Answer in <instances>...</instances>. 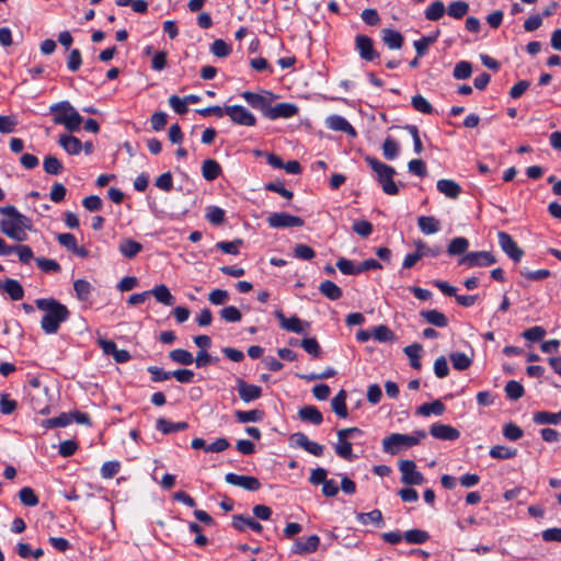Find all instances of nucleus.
<instances>
[{
	"label": "nucleus",
	"mask_w": 561,
	"mask_h": 561,
	"mask_svg": "<svg viewBox=\"0 0 561 561\" xmlns=\"http://www.w3.org/2000/svg\"><path fill=\"white\" fill-rule=\"evenodd\" d=\"M445 13V5L442 1H435L425 10V18L430 21H438Z\"/></svg>",
	"instance_id": "6e6d98bb"
},
{
	"label": "nucleus",
	"mask_w": 561,
	"mask_h": 561,
	"mask_svg": "<svg viewBox=\"0 0 561 561\" xmlns=\"http://www.w3.org/2000/svg\"><path fill=\"white\" fill-rule=\"evenodd\" d=\"M469 248V241L465 237L454 238L447 247V253L449 255L463 254Z\"/></svg>",
	"instance_id": "79ce46f5"
},
{
	"label": "nucleus",
	"mask_w": 561,
	"mask_h": 561,
	"mask_svg": "<svg viewBox=\"0 0 561 561\" xmlns=\"http://www.w3.org/2000/svg\"><path fill=\"white\" fill-rule=\"evenodd\" d=\"M400 148L392 137H387L382 144V154L387 160H394L399 154Z\"/></svg>",
	"instance_id": "8fccbe9b"
},
{
	"label": "nucleus",
	"mask_w": 561,
	"mask_h": 561,
	"mask_svg": "<svg viewBox=\"0 0 561 561\" xmlns=\"http://www.w3.org/2000/svg\"><path fill=\"white\" fill-rule=\"evenodd\" d=\"M18 125V119L14 115L0 116V133L10 134L13 133Z\"/></svg>",
	"instance_id": "774afa93"
},
{
	"label": "nucleus",
	"mask_w": 561,
	"mask_h": 561,
	"mask_svg": "<svg viewBox=\"0 0 561 561\" xmlns=\"http://www.w3.org/2000/svg\"><path fill=\"white\" fill-rule=\"evenodd\" d=\"M0 214L4 216L0 220V230L8 238L18 242H23L27 239L26 230L32 229L30 218L21 214L15 206H0Z\"/></svg>",
	"instance_id": "f03ea898"
},
{
	"label": "nucleus",
	"mask_w": 561,
	"mask_h": 561,
	"mask_svg": "<svg viewBox=\"0 0 561 561\" xmlns=\"http://www.w3.org/2000/svg\"><path fill=\"white\" fill-rule=\"evenodd\" d=\"M271 228H291L304 226V219L287 213H273L266 219Z\"/></svg>",
	"instance_id": "6e6552de"
},
{
	"label": "nucleus",
	"mask_w": 561,
	"mask_h": 561,
	"mask_svg": "<svg viewBox=\"0 0 561 561\" xmlns=\"http://www.w3.org/2000/svg\"><path fill=\"white\" fill-rule=\"evenodd\" d=\"M36 264L45 273H58L61 270L60 264L53 259L37 257Z\"/></svg>",
	"instance_id": "e2e57ef3"
},
{
	"label": "nucleus",
	"mask_w": 561,
	"mask_h": 561,
	"mask_svg": "<svg viewBox=\"0 0 561 561\" xmlns=\"http://www.w3.org/2000/svg\"><path fill=\"white\" fill-rule=\"evenodd\" d=\"M242 244L241 239H236L233 241H219L216 243V248L224 253L237 255L239 254V248Z\"/></svg>",
	"instance_id": "052dcab7"
},
{
	"label": "nucleus",
	"mask_w": 561,
	"mask_h": 561,
	"mask_svg": "<svg viewBox=\"0 0 561 561\" xmlns=\"http://www.w3.org/2000/svg\"><path fill=\"white\" fill-rule=\"evenodd\" d=\"M420 316L430 324H433L437 328H445L448 324V320L446 316L435 309L432 310H422Z\"/></svg>",
	"instance_id": "a878e982"
},
{
	"label": "nucleus",
	"mask_w": 561,
	"mask_h": 561,
	"mask_svg": "<svg viewBox=\"0 0 561 561\" xmlns=\"http://www.w3.org/2000/svg\"><path fill=\"white\" fill-rule=\"evenodd\" d=\"M490 456L494 459H511L517 455V449L502 445H495L490 449Z\"/></svg>",
	"instance_id": "a18cd8bd"
},
{
	"label": "nucleus",
	"mask_w": 561,
	"mask_h": 561,
	"mask_svg": "<svg viewBox=\"0 0 561 561\" xmlns=\"http://www.w3.org/2000/svg\"><path fill=\"white\" fill-rule=\"evenodd\" d=\"M499 244L503 252L514 262H519L524 255V251L517 245L514 239L504 231L497 233Z\"/></svg>",
	"instance_id": "9b49d317"
},
{
	"label": "nucleus",
	"mask_w": 561,
	"mask_h": 561,
	"mask_svg": "<svg viewBox=\"0 0 561 561\" xmlns=\"http://www.w3.org/2000/svg\"><path fill=\"white\" fill-rule=\"evenodd\" d=\"M242 98L247 101V103L251 107H253L255 110H260L262 112V114L265 116V112L267 111L268 105L271 103L266 98H264L261 94L250 92V91L243 92Z\"/></svg>",
	"instance_id": "b1692460"
},
{
	"label": "nucleus",
	"mask_w": 561,
	"mask_h": 561,
	"mask_svg": "<svg viewBox=\"0 0 561 561\" xmlns=\"http://www.w3.org/2000/svg\"><path fill=\"white\" fill-rule=\"evenodd\" d=\"M205 218L213 225L219 226L225 221V210L218 206L206 208Z\"/></svg>",
	"instance_id": "603ef678"
},
{
	"label": "nucleus",
	"mask_w": 561,
	"mask_h": 561,
	"mask_svg": "<svg viewBox=\"0 0 561 561\" xmlns=\"http://www.w3.org/2000/svg\"><path fill=\"white\" fill-rule=\"evenodd\" d=\"M150 295H153L157 301L165 305V306H172L174 304V297L170 293L169 288L161 284L156 286L153 289L149 290Z\"/></svg>",
	"instance_id": "c9c22d12"
},
{
	"label": "nucleus",
	"mask_w": 561,
	"mask_h": 561,
	"mask_svg": "<svg viewBox=\"0 0 561 561\" xmlns=\"http://www.w3.org/2000/svg\"><path fill=\"white\" fill-rule=\"evenodd\" d=\"M49 112L53 114L54 124L62 125L70 133L78 130L83 121L82 116L69 101H61L50 105Z\"/></svg>",
	"instance_id": "7ed1b4c3"
},
{
	"label": "nucleus",
	"mask_w": 561,
	"mask_h": 561,
	"mask_svg": "<svg viewBox=\"0 0 561 561\" xmlns=\"http://www.w3.org/2000/svg\"><path fill=\"white\" fill-rule=\"evenodd\" d=\"M237 390L239 398L244 403H250L261 398L262 387L245 382L242 378L237 379Z\"/></svg>",
	"instance_id": "4468645a"
},
{
	"label": "nucleus",
	"mask_w": 561,
	"mask_h": 561,
	"mask_svg": "<svg viewBox=\"0 0 561 561\" xmlns=\"http://www.w3.org/2000/svg\"><path fill=\"white\" fill-rule=\"evenodd\" d=\"M453 367L457 370H465L472 364V358L461 352H454L449 355Z\"/></svg>",
	"instance_id": "a19ab883"
},
{
	"label": "nucleus",
	"mask_w": 561,
	"mask_h": 561,
	"mask_svg": "<svg viewBox=\"0 0 561 561\" xmlns=\"http://www.w3.org/2000/svg\"><path fill=\"white\" fill-rule=\"evenodd\" d=\"M365 161L376 173L377 181L381 185L383 193L387 195H397L399 193V188L393 182V176L396 174L394 168L370 156H367Z\"/></svg>",
	"instance_id": "20e7f679"
},
{
	"label": "nucleus",
	"mask_w": 561,
	"mask_h": 561,
	"mask_svg": "<svg viewBox=\"0 0 561 561\" xmlns=\"http://www.w3.org/2000/svg\"><path fill=\"white\" fill-rule=\"evenodd\" d=\"M0 289L7 293L12 300H21L24 296V289L22 285L12 278L5 280L0 279Z\"/></svg>",
	"instance_id": "6ab92c4d"
},
{
	"label": "nucleus",
	"mask_w": 561,
	"mask_h": 561,
	"mask_svg": "<svg viewBox=\"0 0 561 561\" xmlns=\"http://www.w3.org/2000/svg\"><path fill=\"white\" fill-rule=\"evenodd\" d=\"M58 144L68 154H79L83 148L81 140L72 135H61Z\"/></svg>",
	"instance_id": "393cba45"
},
{
	"label": "nucleus",
	"mask_w": 561,
	"mask_h": 561,
	"mask_svg": "<svg viewBox=\"0 0 561 561\" xmlns=\"http://www.w3.org/2000/svg\"><path fill=\"white\" fill-rule=\"evenodd\" d=\"M142 250V245L131 239H125L119 244V252L127 259L135 257Z\"/></svg>",
	"instance_id": "4c0bfd02"
},
{
	"label": "nucleus",
	"mask_w": 561,
	"mask_h": 561,
	"mask_svg": "<svg viewBox=\"0 0 561 561\" xmlns=\"http://www.w3.org/2000/svg\"><path fill=\"white\" fill-rule=\"evenodd\" d=\"M225 480L231 485H236L251 492H255L261 489L260 480L252 476H242L230 472L225 476Z\"/></svg>",
	"instance_id": "f8f14e48"
},
{
	"label": "nucleus",
	"mask_w": 561,
	"mask_h": 561,
	"mask_svg": "<svg viewBox=\"0 0 561 561\" xmlns=\"http://www.w3.org/2000/svg\"><path fill=\"white\" fill-rule=\"evenodd\" d=\"M220 318L228 323L239 322L242 319V313L234 306L224 307L220 312Z\"/></svg>",
	"instance_id": "864d4df0"
},
{
	"label": "nucleus",
	"mask_w": 561,
	"mask_h": 561,
	"mask_svg": "<svg viewBox=\"0 0 561 561\" xmlns=\"http://www.w3.org/2000/svg\"><path fill=\"white\" fill-rule=\"evenodd\" d=\"M293 440L297 446L301 447L313 456L320 457L323 455L324 447L317 442L310 440L304 433H295L293 435Z\"/></svg>",
	"instance_id": "dca6fc26"
},
{
	"label": "nucleus",
	"mask_w": 561,
	"mask_h": 561,
	"mask_svg": "<svg viewBox=\"0 0 561 561\" xmlns=\"http://www.w3.org/2000/svg\"><path fill=\"white\" fill-rule=\"evenodd\" d=\"M225 114L229 116L232 123L241 126H254L256 124L255 116L241 105L225 106Z\"/></svg>",
	"instance_id": "0eeeda50"
},
{
	"label": "nucleus",
	"mask_w": 561,
	"mask_h": 561,
	"mask_svg": "<svg viewBox=\"0 0 561 561\" xmlns=\"http://www.w3.org/2000/svg\"><path fill=\"white\" fill-rule=\"evenodd\" d=\"M299 416L302 421L319 425L323 421L321 412L313 405H306L299 410Z\"/></svg>",
	"instance_id": "2f4dec72"
},
{
	"label": "nucleus",
	"mask_w": 561,
	"mask_h": 561,
	"mask_svg": "<svg viewBox=\"0 0 561 561\" xmlns=\"http://www.w3.org/2000/svg\"><path fill=\"white\" fill-rule=\"evenodd\" d=\"M411 103H412V106L414 107V110H416L420 113H423V114H432L433 113V106L421 94L414 95L412 98Z\"/></svg>",
	"instance_id": "680f3d73"
},
{
	"label": "nucleus",
	"mask_w": 561,
	"mask_h": 561,
	"mask_svg": "<svg viewBox=\"0 0 561 561\" xmlns=\"http://www.w3.org/2000/svg\"><path fill=\"white\" fill-rule=\"evenodd\" d=\"M298 113V107L293 103H278L274 106L268 105L267 111L265 112V117L268 119H277V118H290Z\"/></svg>",
	"instance_id": "ddd939ff"
},
{
	"label": "nucleus",
	"mask_w": 561,
	"mask_h": 561,
	"mask_svg": "<svg viewBox=\"0 0 561 561\" xmlns=\"http://www.w3.org/2000/svg\"><path fill=\"white\" fill-rule=\"evenodd\" d=\"M210 53L216 57L224 58L231 54V46L224 39H215L210 45Z\"/></svg>",
	"instance_id": "4d7b16f0"
},
{
	"label": "nucleus",
	"mask_w": 561,
	"mask_h": 561,
	"mask_svg": "<svg viewBox=\"0 0 561 561\" xmlns=\"http://www.w3.org/2000/svg\"><path fill=\"white\" fill-rule=\"evenodd\" d=\"M72 422L71 413H61L60 415L51 419L43 420L41 426L44 428L65 427Z\"/></svg>",
	"instance_id": "f704fd0d"
},
{
	"label": "nucleus",
	"mask_w": 561,
	"mask_h": 561,
	"mask_svg": "<svg viewBox=\"0 0 561 561\" xmlns=\"http://www.w3.org/2000/svg\"><path fill=\"white\" fill-rule=\"evenodd\" d=\"M301 347L313 357L321 355V347L314 337H306L300 343Z\"/></svg>",
	"instance_id": "69168bd1"
},
{
	"label": "nucleus",
	"mask_w": 561,
	"mask_h": 561,
	"mask_svg": "<svg viewBox=\"0 0 561 561\" xmlns=\"http://www.w3.org/2000/svg\"><path fill=\"white\" fill-rule=\"evenodd\" d=\"M19 499L23 505L28 507H34L38 504V496L30 486H24L19 491Z\"/></svg>",
	"instance_id": "de8ad7c7"
},
{
	"label": "nucleus",
	"mask_w": 561,
	"mask_h": 561,
	"mask_svg": "<svg viewBox=\"0 0 561 561\" xmlns=\"http://www.w3.org/2000/svg\"><path fill=\"white\" fill-rule=\"evenodd\" d=\"M221 173L220 164L214 159H206L202 165V174L206 181L216 180Z\"/></svg>",
	"instance_id": "7c9ffc66"
},
{
	"label": "nucleus",
	"mask_w": 561,
	"mask_h": 561,
	"mask_svg": "<svg viewBox=\"0 0 561 561\" xmlns=\"http://www.w3.org/2000/svg\"><path fill=\"white\" fill-rule=\"evenodd\" d=\"M314 255H316L314 250L307 244L298 243L294 248V256L296 259L309 261V260L313 259Z\"/></svg>",
	"instance_id": "0e129e2a"
},
{
	"label": "nucleus",
	"mask_w": 561,
	"mask_h": 561,
	"mask_svg": "<svg viewBox=\"0 0 561 561\" xmlns=\"http://www.w3.org/2000/svg\"><path fill=\"white\" fill-rule=\"evenodd\" d=\"M319 291L330 300H337L343 295L342 289L332 280L322 282Z\"/></svg>",
	"instance_id": "473e14b6"
},
{
	"label": "nucleus",
	"mask_w": 561,
	"mask_h": 561,
	"mask_svg": "<svg viewBox=\"0 0 561 561\" xmlns=\"http://www.w3.org/2000/svg\"><path fill=\"white\" fill-rule=\"evenodd\" d=\"M170 358L181 365L187 366L194 363L193 355L183 348H175L170 352L169 354Z\"/></svg>",
	"instance_id": "3c124183"
},
{
	"label": "nucleus",
	"mask_w": 561,
	"mask_h": 561,
	"mask_svg": "<svg viewBox=\"0 0 561 561\" xmlns=\"http://www.w3.org/2000/svg\"><path fill=\"white\" fill-rule=\"evenodd\" d=\"M275 316L284 330L298 334L304 332L302 322L298 317L286 318L280 310L275 311Z\"/></svg>",
	"instance_id": "412c9836"
},
{
	"label": "nucleus",
	"mask_w": 561,
	"mask_h": 561,
	"mask_svg": "<svg viewBox=\"0 0 561 561\" xmlns=\"http://www.w3.org/2000/svg\"><path fill=\"white\" fill-rule=\"evenodd\" d=\"M35 306L44 312L41 320V328L46 334L57 333L60 324L70 317V311L67 306L55 298H38L35 300Z\"/></svg>",
	"instance_id": "f257e3e1"
},
{
	"label": "nucleus",
	"mask_w": 561,
	"mask_h": 561,
	"mask_svg": "<svg viewBox=\"0 0 561 561\" xmlns=\"http://www.w3.org/2000/svg\"><path fill=\"white\" fill-rule=\"evenodd\" d=\"M43 168L44 171L50 175H58L64 170L62 163L51 154H48L44 158Z\"/></svg>",
	"instance_id": "37998d69"
},
{
	"label": "nucleus",
	"mask_w": 561,
	"mask_h": 561,
	"mask_svg": "<svg viewBox=\"0 0 561 561\" xmlns=\"http://www.w3.org/2000/svg\"><path fill=\"white\" fill-rule=\"evenodd\" d=\"M533 421L536 424H559L561 421V411L558 413H551L547 411H539L534 413Z\"/></svg>",
	"instance_id": "ea45409f"
},
{
	"label": "nucleus",
	"mask_w": 561,
	"mask_h": 561,
	"mask_svg": "<svg viewBox=\"0 0 561 561\" xmlns=\"http://www.w3.org/2000/svg\"><path fill=\"white\" fill-rule=\"evenodd\" d=\"M327 126L336 131H343L352 137L357 135L355 128L348 123L346 118L340 115H331L327 118Z\"/></svg>",
	"instance_id": "a211bd4d"
},
{
	"label": "nucleus",
	"mask_w": 561,
	"mask_h": 561,
	"mask_svg": "<svg viewBox=\"0 0 561 561\" xmlns=\"http://www.w3.org/2000/svg\"><path fill=\"white\" fill-rule=\"evenodd\" d=\"M356 519L362 525L374 524L377 527H381L383 525L382 513L380 510H377V508H375L368 513H357Z\"/></svg>",
	"instance_id": "c85d7f7f"
},
{
	"label": "nucleus",
	"mask_w": 561,
	"mask_h": 561,
	"mask_svg": "<svg viewBox=\"0 0 561 561\" xmlns=\"http://www.w3.org/2000/svg\"><path fill=\"white\" fill-rule=\"evenodd\" d=\"M472 73V66L469 61H459L456 64L453 76L457 80L468 79Z\"/></svg>",
	"instance_id": "13d9d810"
},
{
	"label": "nucleus",
	"mask_w": 561,
	"mask_h": 561,
	"mask_svg": "<svg viewBox=\"0 0 561 561\" xmlns=\"http://www.w3.org/2000/svg\"><path fill=\"white\" fill-rule=\"evenodd\" d=\"M417 226L424 234H433L439 231L440 222L433 216H421L417 218Z\"/></svg>",
	"instance_id": "bb28decb"
},
{
	"label": "nucleus",
	"mask_w": 561,
	"mask_h": 561,
	"mask_svg": "<svg viewBox=\"0 0 561 561\" xmlns=\"http://www.w3.org/2000/svg\"><path fill=\"white\" fill-rule=\"evenodd\" d=\"M265 416L264 411L254 409L249 411H234V417L239 423L261 422Z\"/></svg>",
	"instance_id": "c756f323"
},
{
	"label": "nucleus",
	"mask_w": 561,
	"mask_h": 561,
	"mask_svg": "<svg viewBox=\"0 0 561 561\" xmlns=\"http://www.w3.org/2000/svg\"><path fill=\"white\" fill-rule=\"evenodd\" d=\"M506 396L511 400H518L524 396V387L516 380H510L505 386Z\"/></svg>",
	"instance_id": "bf43d9fd"
},
{
	"label": "nucleus",
	"mask_w": 561,
	"mask_h": 561,
	"mask_svg": "<svg viewBox=\"0 0 561 561\" xmlns=\"http://www.w3.org/2000/svg\"><path fill=\"white\" fill-rule=\"evenodd\" d=\"M73 289L76 291V296L79 300L81 301H85L89 299L90 295H91V291H92V286L91 284L85 280V279H77L75 283H73Z\"/></svg>",
	"instance_id": "09e8293b"
},
{
	"label": "nucleus",
	"mask_w": 561,
	"mask_h": 561,
	"mask_svg": "<svg viewBox=\"0 0 561 561\" xmlns=\"http://www.w3.org/2000/svg\"><path fill=\"white\" fill-rule=\"evenodd\" d=\"M445 411V405L439 401L435 400L431 403H424L420 405L416 413L423 416H430L431 414L442 415Z\"/></svg>",
	"instance_id": "58836bf2"
},
{
	"label": "nucleus",
	"mask_w": 561,
	"mask_h": 561,
	"mask_svg": "<svg viewBox=\"0 0 561 561\" xmlns=\"http://www.w3.org/2000/svg\"><path fill=\"white\" fill-rule=\"evenodd\" d=\"M320 545V538L317 535L309 536L305 541L297 539L291 548L295 554H308L316 552Z\"/></svg>",
	"instance_id": "f3484780"
},
{
	"label": "nucleus",
	"mask_w": 561,
	"mask_h": 561,
	"mask_svg": "<svg viewBox=\"0 0 561 561\" xmlns=\"http://www.w3.org/2000/svg\"><path fill=\"white\" fill-rule=\"evenodd\" d=\"M335 453L343 459L352 461L355 459L353 454L352 444L347 439L339 440L334 447Z\"/></svg>",
	"instance_id": "5fc2aeb1"
},
{
	"label": "nucleus",
	"mask_w": 561,
	"mask_h": 561,
	"mask_svg": "<svg viewBox=\"0 0 561 561\" xmlns=\"http://www.w3.org/2000/svg\"><path fill=\"white\" fill-rule=\"evenodd\" d=\"M232 526L239 531H244L247 527L255 533H261L263 529V526L254 518L243 515H234L232 517Z\"/></svg>",
	"instance_id": "4be33fe9"
},
{
	"label": "nucleus",
	"mask_w": 561,
	"mask_h": 561,
	"mask_svg": "<svg viewBox=\"0 0 561 561\" xmlns=\"http://www.w3.org/2000/svg\"><path fill=\"white\" fill-rule=\"evenodd\" d=\"M503 435L508 440H518L523 437V430L514 423H508L503 428Z\"/></svg>",
	"instance_id": "338daca9"
},
{
	"label": "nucleus",
	"mask_w": 561,
	"mask_h": 561,
	"mask_svg": "<svg viewBox=\"0 0 561 561\" xmlns=\"http://www.w3.org/2000/svg\"><path fill=\"white\" fill-rule=\"evenodd\" d=\"M355 48L365 61H374L379 58V53L374 48L373 39L367 35H356Z\"/></svg>",
	"instance_id": "9d476101"
},
{
	"label": "nucleus",
	"mask_w": 561,
	"mask_h": 561,
	"mask_svg": "<svg viewBox=\"0 0 561 561\" xmlns=\"http://www.w3.org/2000/svg\"><path fill=\"white\" fill-rule=\"evenodd\" d=\"M430 434L440 440H456L460 436V432L451 425L434 423L430 427Z\"/></svg>",
	"instance_id": "2eb2a0df"
},
{
	"label": "nucleus",
	"mask_w": 561,
	"mask_h": 561,
	"mask_svg": "<svg viewBox=\"0 0 561 561\" xmlns=\"http://www.w3.org/2000/svg\"><path fill=\"white\" fill-rule=\"evenodd\" d=\"M426 432L423 430L415 431L412 435L393 433L383 438V451L390 455H396L400 449L415 446L421 439L426 437Z\"/></svg>",
	"instance_id": "39448f33"
},
{
	"label": "nucleus",
	"mask_w": 561,
	"mask_h": 561,
	"mask_svg": "<svg viewBox=\"0 0 561 561\" xmlns=\"http://www.w3.org/2000/svg\"><path fill=\"white\" fill-rule=\"evenodd\" d=\"M496 263L495 256L489 251H473L466 253L459 261V265L471 267L491 266Z\"/></svg>",
	"instance_id": "423d86ee"
},
{
	"label": "nucleus",
	"mask_w": 561,
	"mask_h": 561,
	"mask_svg": "<svg viewBox=\"0 0 561 561\" xmlns=\"http://www.w3.org/2000/svg\"><path fill=\"white\" fill-rule=\"evenodd\" d=\"M436 187L439 193L448 198L456 199L461 194L460 185L454 180L442 179L437 181Z\"/></svg>",
	"instance_id": "aec40b11"
},
{
	"label": "nucleus",
	"mask_w": 561,
	"mask_h": 561,
	"mask_svg": "<svg viewBox=\"0 0 561 561\" xmlns=\"http://www.w3.org/2000/svg\"><path fill=\"white\" fill-rule=\"evenodd\" d=\"M381 38L389 49H400L404 43L402 34L392 28H382Z\"/></svg>",
	"instance_id": "5701e85b"
},
{
	"label": "nucleus",
	"mask_w": 561,
	"mask_h": 561,
	"mask_svg": "<svg viewBox=\"0 0 561 561\" xmlns=\"http://www.w3.org/2000/svg\"><path fill=\"white\" fill-rule=\"evenodd\" d=\"M401 471V481L409 485H420L424 483V476L416 470V466L412 460H402L399 465Z\"/></svg>",
	"instance_id": "1a4fd4ad"
},
{
	"label": "nucleus",
	"mask_w": 561,
	"mask_h": 561,
	"mask_svg": "<svg viewBox=\"0 0 561 561\" xmlns=\"http://www.w3.org/2000/svg\"><path fill=\"white\" fill-rule=\"evenodd\" d=\"M421 351H422V345L419 343L408 345L403 350L404 354L410 359L411 367H413L414 369H417V370L421 369V367H422Z\"/></svg>",
	"instance_id": "72a5a7b5"
},
{
	"label": "nucleus",
	"mask_w": 561,
	"mask_h": 561,
	"mask_svg": "<svg viewBox=\"0 0 561 561\" xmlns=\"http://www.w3.org/2000/svg\"><path fill=\"white\" fill-rule=\"evenodd\" d=\"M469 11V4L465 1H454L448 5L447 13L449 16L460 20Z\"/></svg>",
	"instance_id": "49530a36"
},
{
	"label": "nucleus",
	"mask_w": 561,
	"mask_h": 561,
	"mask_svg": "<svg viewBox=\"0 0 561 561\" xmlns=\"http://www.w3.org/2000/svg\"><path fill=\"white\" fill-rule=\"evenodd\" d=\"M157 428L161 431L163 434H170L174 432L184 431L188 427L186 422L173 423L167 419H159L157 421Z\"/></svg>",
	"instance_id": "e433bc0d"
},
{
	"label": "nucleus",
	"mask_w": 561,
	"mask_h": 561,
	"mask_svg": "<svg viewBox=\"0 0 561 561\" xmlns=\"http://www.w3.org/2000/svg\"><path fill=\"white\" fill-rule=\"evenodd\" d=\"M346 397H347L346 391L342 389L337 392V394L331 401L332 410L334 411V413L337 416H340L342 419H345L348 415L347 407H346Z\"/></svg>",
	"instance_id": "cd10ccee"
},
{
	"label": "nucleus",
	"mask_w": 561,
	"mask_h": 561,
	"mask_svg": "<svg viewBox=\"0 0 561 561\" xmlns=\"http://www.w3.org/2000/svg\"><path fill=\"white\" fill-rule=\"evenodd\" d=\"M403 538L409 543L421 545L430 539V535L422 529H410L403 534Z\"/></svg>",
	"instance_id": "c03bdc74"
}]
</instances>
